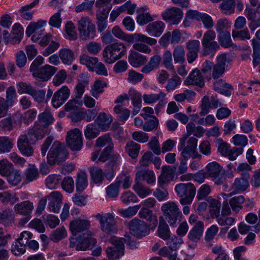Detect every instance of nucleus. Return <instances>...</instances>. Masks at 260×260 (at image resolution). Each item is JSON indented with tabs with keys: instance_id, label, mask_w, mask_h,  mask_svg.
I'll return each mask as SVG.
<instances>
[{
	"instance_id": "49",
	"label": "nucleus",
	"mask_w": 260,
	"mask_h": 260,
	"mask_svg": "<svg viewBox=\"0 0 260 260\" xmlns=\"http://www.w3.org/2000/svg\"><path fill=\"white\" fill-rule=\"evenodd\" d=\"M253 48V64L255 68L260 62V42L255 39L252 40Z\"/></svg>"
},
{
	"instance_id": "2",
	"label": "nucleus",
	"mask_w": 260,
	"mask_h": 260,
	"mask_svg": "<svg viewBox=\"0 0 260 260\" xmlns=\"http://www.w3.org/2000/svg\"><path fill=\"white\" fill-rule=\"evenodd\" d=\"M126 52L125 45L117 42L106 46L103 51L104 61L111 64L121 58Z\"/></svg>"
},
{
	"instance_id": "31",
	"label": "nucleus",
	"mask_w": 260,
	"mask_h": 260,
	"mask_svg": "<svg viewBox=\"0 0 260 260\" xmlns=\"http://www.w3.org/2000/svg\"><path fill=\"white\" fill-rule=\"evenodd\" d=\"M59 56L62 63L67 65H71L75 59L74 52L69 48L60 49Z\"/></svg>"
},
{
	"instance_id": "38",
	"label": "nucleus",
	"mask_w": 260,
	"mask_h": 260,
	"mask_svg": "<svg viewBox=\"0 0 260 260\" xmlns=\"http://www.w3.org/2000/svg\"><path fill=\"white\" fill-rule=\"evenodd\" d=\"M88 77L87 75L82 74L80 76V80L76 86V98L80 99L84 92L85 87L88 83Z\"/></svg>"
},
{
	"instance_id": "57",
	"label": "nucleus",
	"mask_w": 260,
	"mask_h": 260,
	"mask_svg": "<svg viewBox=\"0 0 260 260\" xmlns=\"http://www.w3.org/2000/svg\"><path fill=\"white\" fill-rule=\"evenodd\" d=\"M12 147L11 139L6 137H0V154L9 152Z\"/></svg>"
},
{
	"instance_id": "18",
	"label": "nucleus",
	"mask_w": 260,
	"mask_h": 260,
	"mask_svg": "<svg viewBox=\"0 0 260 260\" xmlns=\"http://www.w3.org/2000/svg\"><path fill=\"white\" fill-rule=\"evenodd\" d=\"M57 69L53 66L46 64L34 73L33 76L43 81L48 80L57 72Z\"/></svg>"
},
{
	"instance_id": "63",
	"label": "nucleus",
	"mask_w": 260,
	"mask_h": 260,
	"mask_svg": "<svg viewBox=\"0 0 260 260\" xmlns=\"http://www.w3.org/2000/svg\"><path fill=\"white\" fill-rule=\"evenodd\" d=\"M47 22L44 20H39L37 22L31 23L27 27L26 34L29 37L36 31L46 24Z\"/></svg>"
},
{
	"instance_id": "6",
	"label": "nucleus",
	"mask_w": 260,
	"mask_h": 260,
	"mask_svg": "<svg viewBox=\"0 0 260 260\" xmlns=\"http://www.w3.org/2000/svg\"><path fill=\"white\" fill-rule=\"evenodd\" d=\"M79 37L82 40L93 39L95 36V27L88 17H82L78 22Z\"/></svg>"
},
{
	"instance_id": "16",
	"label": "nucleus",
	"mask_w": 260,
	"mask_h": 260,
	"mask_svg": "<svg viewBox=\"0 0 260 260\" xmlns=\"http://www.w3.org/2000/svg\"><path fill=\"white\" fill-rule=\"evenodd\" d=\"M176 170L175 167L170 166L162 167L161 174L158 178V185L160 187H164L165 185L168 184L174 179Z\"/></svg>"
},
{
	"instance_id": "3",
	"label": "nucleus",
	"mask_w": 260,
	"mask_h": 260,
	"mask_svg": "<svg viewBox=\"0 0 260 260\" xmlns=\"http://www.w3.org/2000/svg\"><path fill=\"white\" fill-rule=\"evenodd\" d=\"M188 137L187 135H184L180 139L178 149L182 150L181 155L183 157L191 156L193 159H201L202 156L197 151L198 140L194 137H191L187 141V145H185L186 141Z\"/></svg>"
},
{
	"instance_id": "9",
	"label": "nucleus",
	"mask_w": 260,
	"mask_h": 260,
	"mask_svg": "<svg viewBox=\"0 0 260 260\" xmlns=\"http://www.w3.org/2000/svg\"><path fill=\"white\" fill-rule=\"evenodd\" d=\"M47 133V129L35 123L34 127L29 129L27 134L20 135L19 138L30 144H35L39 140L43 139Z\"/></svg>"
},
{
	"instance_id": "41",
	"label": "nucleus",
	"mask_w": 260,
	"mask_h": 260,
	"mask_svg": "<svg viewBox=\"0 0 260 260\" xmlns=\"http://www.w3.org/2000/svg\"><path fill=\"white\" fill-rule=\"evenodd\" d=\"M134 190L137 193L139 197L144 198L150 194L152 191L148 187L144 186L139 181L135 180V183L133 187Z\"/></svg>"
},
{
	"instance_id": "53",
	"label": "nucleus",
	"mask_w": 260,
	"mask_h": 260,
	"mask_svg": "<svg viewBox=\"0 0 260 260\" xmlns=\"http://www.w3.org/2000/svg\"><path fill=\"white\" fill-rule=\"evenodd\" d=\"M218 41L222 47L230 48L232 47L233 44L229 31L221 32L218 35Z\"/></svg>"
},
{
	"instance_id": "15",
	"label": "nucleus",
	"mask_w": 260,
	"mask_h": 260,
	"mask_svg": "<svg viewBox=\"0 0 260 260\" xmlns=\"http://www.w3.org/2000/svg\"><path fill=\"white\" fill-rule=\"evenodd\" d=\"M183 15L182 11L179 8L171 7L165 10L161 13L162 19L173 24L180 22Z\"/></svg>"
},
{
	"instance_id": "64",
	"label": "nucleus",
	"mask_w": 260,
	"mask_h": 260,
	"mask_svg": "<svg viewBox=\"0 0 260 260\" xmlns=\"http://www.w3.org/2000/svg\"><path fill=\"white\" fill-rule=\"evenodd\" d=\"M62 188L69 193H72L74 189V181L72 177H64L61 182Z\"/></svg>"
},
{
	"instance_id": "30",
	"label": "nucleus",
	"mask_w": 260,
	"mask_h": 260,
	"mask_svg": "<svg viewBox=\"0 0 260 260\" xmlns=\"http://www.w3.org/2000/svg\"><path fill=\"white\" fill-rule=\"evenodd\" d=\"M34 208L32 203L29 201L22 202L14 206V210L18 214L29 215Z\"/></svg>"
},
{
	"instance_id": "55",
	"label": "nucleus",
	"mask_w": 260,
	"mask_h": 260,
	"mask_svg": "<svg viewBox=\"0 0 260 260\" xmlns=\"http://www.w3.org/2000/svg\"><path fill=\"white\" fill-rule=\"evenodd\" d=\"M210 205V212L211 216L214 218H217L219 216L221 203L217 200L214 199H211L209 200Z\"/></svg>"
},
{
	"instance_id": "11",
	"label": "nucleus",
	"mask_w": 260,
	"mask_h": 260,
	"mask_svg": "<svg viewBox=\"0 0 260 260\" xmlns=\"http://www.w3.org/2000/svg\"><path fill=\"white\" fill-rule=\"evenodd\" d=\"M129 229L132 234L138 238H141L149 234L151 226L148 225L144 221L134 218L128 224Z\"/></svg>"
},
{
	"instance_id": "29",
	"label": "nucleus",
	"mask_w": 260,
	"mask_h": 260,
	"mask_svg": "<svg viewBox=\"0 0 260 260\" xmlns=\"http://www.w3.org/2000/svg\"><path fill=\"white\" fill-rule=\"evenodd\" d=\"M70 248L73 250L85 251L89 249L92 251L91 255L99 256L102 253V248L96 245H70Z\"/></svg>"
},
{
	"instance_id": "28",
	"label": "nucleus",
	"mask_w": 260,
	"mask_h": 260,
	"mask_svg": "<svg viewBox=\"0 0 260 260\" xmlns=\"http://www.w3.org/2000/svg\"><path fill=\"white\" fill-rule=\"evenodd\" d=\"M139 216L150 221L149 226L154 229L157 224V218L153 214L152 211L147 208H142L139 212Z\"/></svg>"
},
{
	"instance_id": "17",
	"label": "nucleus",
	"mask_w": 260,
	"mask_h": 260,
	"mask_svg": "<svg viewBox=\"0 0 260 260\" xmlns=\"http://www.w3.org/2000/svg\"><path fill=\"white\" fill-rule=\"evenodd\" d=\"M70 95V90L67 86H63L56 91L53 95L52 104L54 108L60 107L68 99Z\"/></svg>"
},
{
	"instance_id": "45",
	"label": "nucleus",
	"mask_w": 260,
	"mask_h": 260,
	"mask_svg": "<svg viewBox=\"0 0 260 260\" xmlns=\"http://www.w3.org/2000/svg\"><path fill=\"white\" fill-rule=\"evenodd\" d=\"M88 184L87 175L83 172H81L77 175L76 180V189L78 192H82Z\"/></svg>"
},
{
	"instance_id": "37",
	"label": "nucleus",
	"mask_w": 260,
	"mask_h": 260,
	"mask_svg": "<svg viewBox=\"0 0 260 260\" xmlns=\"http://www.w3.org/2000/svg\"><path fill=\"white\" fill-rule=\"evenodd\" d=\"M249 178V173H245L244 176L239 178H236L233 184L234 188L237 190H245L249 185L248 181Z\"/></svg>"
},
{
	"instance_id": "27",
	"label": "nucleus",
	"mask_w": 260,
	"mask_h": 260,
	"mask_svg": "<svg viewBox=\"0 0 260 260\" xmlns=\"http://www.w3.org/2000/svg\"><path fill=\"white\" fill-rule=\"evenodd\" d=\"M112 121V118L110 115L105 112L100 113L95 120V123L99 128L103 131L108 129Z\"/></svg>"
},
{
	"instance_id": "4",
	"label": "nucleus",
	"mask_w": 260,
	"mask_h": 260,
	"mask_svg": "<svg viewBox=\"0 0 260 260\" xmlns=\"http://www.w3.org/2000/svg\"><path fill=\"white\" fill-rule=\"evenodd\" d=\"M161 209L165 219L170 225L176 227L177 221L182 216L177 204L174 202H168L161 206Z\"/></svg>"
},
{
	"instance_id": "1",
	"label": "nucleus",
	"mask_w": 260,
	"mask_h": 260,
	"mask_svg": "<svg viewBox=\"0 0 260 260\" xmlns=\"http://www.w3.org/2000/svg\"><path fill=\"white\" fill-rule=\"evenodd\" d=\"M90 226L89 221L82 219H77L70 222L69 225L70 230L72 236L70 238V244H96V239L94 237L91 232L84 233L82 235L80 233L88 230Z\"/></svg>"
},
{
	"instance_id": "61",
	"label": "nucleus",
	"mask_w": 260,
	"mask_h": 260,
	"mask_svg": "<svg viewBox=\"0 0 260 260\" xmlns=\"http://www.w3.org/2000/svg\"><path fill=\"white\" fill-rule=\"evenodd\" d=\"M14 217V213L12 209H6L2 212H0V223L6 222L7 224L12 223Z\"/></svg>"
},
{
	"instance_id": "58",
	"label": "nucleus",
	"mask_w": 260,
	"mask_h": 260,
	"mask_svg": "<svg viewBox=\"0 0 260 260\" xmlns=\"http://www.w3.org/2000/svg\"><path fill=\"white\" fill-rule=\"evenodd\" d=\"M26 183H29L36 180L39 177L38 169L34 166H31L27 168L25 172Z\"/></svg>"
},
{
	"instance_id": "5",
	"label": "nucleus",
	"mask_w": 260,
	"mask_h": 260,
	"mask_svg": "<svg viewBox=\"0 0 260 260\" xmlns=\"http://www.w3.org/2000/svg\"><path fill=\"white\" fill-rule=\"evenodd\" d=\"M175 190L179 197V202L182 205L190 204L196 193V188L191 183H179L175 186Z\"/></svg>"
},
{
	"instance_id": "36",
	"label": "nucleus",
	"mask_w": 260,
	"mask_h": 260,
	"mask_svg": "<svg viewBox=\"0 0 260 260\" xmlns=\"http://www.w3.org/2000/svg\"><path fill=\"white\" fill-rule=\"evenodd\" d=\"M112 34L117 38L129 43H133L134 34L128 35L124 32L118 26H115L112 29Z\"/></svg>"
},
{
	"instance_id": "56",
	"label": "nucleus",
	"mask_w": 260,
	"mask_h": 260,
	"mask_svg": "<svg viewBox=\"0 0 260 260\" xmlns=\"http://www.w3.org/2000/svg\"><path fill=\"white\" fill-rule=\"evenodd\" d=\"M113 110L116 114L119 115L118 118L120 121H125L129 116V110L126 108H123L121 105L115 106Z\"/></svg>"
},
{
	"instance_id": "7",
	"label": "nucleus",
	"mask_w": 260,
	"mask_h": 260,
	"mask_svg": "<svg viewBox=\"0 0 260 260\" xmlns=\"http://www.w3.org/2000/svg\"><path fill=\"white\" fill-rule=\"evenodd\" d=\"M68 153L63 145L59 142H54L47 154L48 162L53 165L57 162H61L67 158Z\"/></svg>"
},
{
	"instance_id": "44",
	"label": "nucleus",
	"mask_w": 260,
	"mask_h": 260,
	"mask_svg": "<svg viewBox=\"0 0 260 260\" xmlns=\"http://www.w3.org/2000/svg\"><path fill=\"white\" fill-rule=\"evenodd\" d=\"M61 180V177L60 175L56 174L50 175L47 177L45 180L46 185L49 189H55L59 186Z\"/></svg>"
},
{
	"instance_id": "14",
	"label": "nucleus",
	"mask_w": 260,
	"mask_h": 260,
	"mask_svg": "<svg viewBox=\"0 0 260 260\" xmlns=\"http://www.w3.org/2000/svg\"><path fill=\"white\" fill-rule=\"evenodd\" d=\"M94 217L99 220L102 230L107 233L111 234L115 230L114 216L110 214H101L98 213Z\"/></svg>"
},
{
	"instance_id": "35",
	"label": "nucleus",
	"mask_w": 260,
	"mask_h": 260,
	"mask_svg": "<svg viewBox=\"0 0 260 260\" xmlns=\"http://www.w3.org/2000/svg\"><path fill=\"white\" fill-rule=\"evenodd\" d=\"M157 232L158 236L164 240H167L170 238V231L169 226L162 216L159 217Z\"/></svg>"
},
{
	"instance_id": "40",
	"label": "nucleus",
	"mask_w": 260,
	"mask_h": 260,
	"mask_svg": "<svg viewBox=\"0 0 260 260\" xmlns=\"http://www.w3.org/2000/svg\"><path fill=\"white\" fill-rule=\"evenodd\" d=\"M185 51L182 46L177 45L173 51V56L175 63L183 64L185 60Z\"/></svg>"
},
{
	"instance_id": "12",
	"label": "nucleus",
	"mask_w": 260,
	"mask_h": 260,
	"mask_svg": "<svg viewBox=\"0 0 260 260\" xmlns=\"http://www.w3.org/2000/svg\"><path fill=\"white\" fill-rule=\"evenodd\" d=\"M121 157L118 153L111 155L108 162L105 165V176L107 179L111 181L116 174V170L119 168Z\"/></svg>"
},
{
	"instance_id": "60",
	"label": "nucleus",
	"mask_w": 260,
	"mask_h": 260,
	"mask_svg": "<svg viewBox=\"0 0 260 260\" xmlns=\"http://www.w3.org/2000/svg\"><path fill=\"white\" fill-rule=\"evenodd\" d=\"M96 125L89 124L84 131V135L87 139L91 140L96 138L99 134Z\"/></svg>"
},
{
	"instance_id": "39",
	"label": "nucleus",
	"mask_w": 260,
	"mask_h": 260,
	"mask_svg": "<svg viewBox=\"0 0 260 260\" xmlns=\"http://www.w3.org/2000/svg\"><path fill=\"white\" fill-rule=\"evenodd\" d=\"M30 145L29 143L19 138L18 140L17 146L18 149L21 153L25 156H30L33 155L34 149Z\"/></svg>"
},
{
	"instance_id": "10",
	"label": "nucleus",
	"mask_w": 260,
	"mask_h": 260,
	"mask_svg": "<svg viewBox=\"0 0 260 260\" xmlns=\"http://www.w3.org/2000/svg\"><path fill=\"white\" fill-rule=\"evenodd\" d=\"M215 38L216 34L213 30H208L204 33L202 40L204 55L214 53L219 48Z\"/></svg>"
},
{
	"instance_id": "62",
	"label": "nucleus",
	"mask_w": 260,
	"mask_h": 260,
	"mask_svg": "<svg viewBox=\"0 0 260 260\" xmlns=\"http://www.w3.org/2000/svg\"><path fill=\"white\" fill-rule=\"evenodd\" d=\"M13 168V165L8 160L3 159L0 160V175L6 176Z\"/></svg>"
},
{
	"instance_id": "25",
	"label": "nucleus",
	"mask_w": 260,
	"mask_h": 260,
	"mask_svg": "<svg viewBox=\"0 0 260 260\" xmlns=\"http://www.w3.org/2000/svg\"><path fill=\"white\" fill-rule=\"evenodd\" d=\"M161 61V57L158 54H155L150 57L149 62L141 69L142 73L148 74L152 71L159 68Z\"/></svg>"
},
{
	"instance_id": "24",
	"label": "nucleus",
	"mask_w": 260,
	"mask_h": 260,
	"mask_svg": "<svg viewBox=\"0 0 260 260\" xmlns=\"http://www.w3.org/2000/svg\"><path fill=\"white\" fill-rule=\"evenodd\" d=\"M129 63L134 68H139L147 61L146 56L136 51H131L128 57Z\"/></svg>"
},
{
	"instance_id": "23",
	"label": "nucleus",
	"mask_w": 260,
	"mask_h": 260,
	"mask_svg": "<svg viewBox=\"0 0 260 260\" xmlns=\"http://www.w3.org/2000/svg\"><path fill=\"white\" fill-rule=\"evenodd\" d=\"M165 24L161 21H156L149 23L146 28V31L152 37H159L164 30Z\"/></svg>"
},
{
	"instance_id": "20",
	"label": "nucleus",
	"mask_w": 260,
	"mask_h": 260,
	"mask_svg": "<svg viewBox=\"0 0 260 260\" xmlns=\"http://www.w3.org/2000/svg\"><path fill=\"white\" fill-rule=\"evenodd\" d=\"M204 230V224L202 221L196 222V224L189 231L187 237L192 242H198L202 237Z\"/></svg>"
},
{
	"instance_id": "34",
	"label": "nucleus",
	"mask_w": 260,
	"mask_h": 260,
	"mask_svg": "<svg viewBox=\"0 0 260 260\" xmlns=\"http://www.w3.org/2000/svg\"><path fill=\"white\" fill-rule=\"evenodd\" d=\"M39 1L40 0H34L30 4L22 7L19 10L21 16L25 20H31L34 13V11L31 9L39 4Z\"/></svg>"
},
{
	"instance_id": "26",
	"label": "nucleus",
	"mask_w": 260,
	"mask_h": 260,
	"mask_svg": "<svg viewBox=\"0 0 260 260\" xmlns=\"http://www.w3.org/2000/svg\"><path fill=\"white\" fill-rule=\"evenodd\" d=\"M124 245H113L107 248V256L110 260H118L124 254Z\"/></svg>"
},
{
	"instance_id": "42",
	"label": "nucleus",
	"mask_w": 260,
	"mask_h": 260,
	"mask_svg": "<svg viewBox=\"0 0 260 260\" xmlns=\"http://www.w3.org/2000/svg\"><path fill=\"white\" fill-rule=\"evenodd\" d=\"M90 174L93 181L95 183H101L103 181L105 172L97 167H92L90 169Z\"/></svg>"
},
{
	"instance_id": "50",
	"label": "nucleus",
	"mask_w": 260,
	"mask_h": 260,
	"mask_svg": "<svg viewBox=\"0 0 260 260\" xmlns=\"http://www.w3.org/2000/svg\"><path fill=\"white\" fill-rule=\"evenodd\" d=\"M219 7L224 14H231L234 12L235 0H224L220 4Z\"/></svg>"
},
{
	"instance_id": "33",
	"label": "nucleus",
	"mask_w": 260,
	"mask_h": 260,
	"mask_svg": "<svg viewBox=\"0 0 260 260\" xmlns=\"http://www.w3.org/2000/svg\"><path fill=\"white\" fill-rule=\"evenodd\" d=\"M23 29L20 24L15 23L12 27L10 44L15 45L19 44L22 38Z\"/></svg>"
},
{
	"instance_id": "19",
	"label": "nucleus",
	"mask_w": 260,
	"mask_h": 260,
	"mask_svg": "<svg viewBox=\"0 0 260 260\" xmlns=\"http://www.w3.org/2000/svg\"><path fill=\"white\" fill-rule=\"evenodd\" d=\"M219 100L214 96L209 98L205 96L202 101L201 111L200 112L201 116H204L209 112L210 109H216L219 105Z\"/></svg>"
},
{
	"instance_id": "32",
	"label": "nucleus",
	"mask_w": 260,
	"mask_h": 260,
	"mask_svg": "<svg viewBox=\"0 0 260 260\" xmlns=\"http://www.w3.org/2000/svg\"><path fill=\"white\" fill-rule=\"evenodd\" d=\"M141 179L145 180L148 184H151L155 182V176L151 170L139 171L136 174L135 180L139 181Z\"/></svg>"
},
{
	"instance_id": "54",
	"label": "nucleus",
	"mask_w": 260,
	"mask_h": 260,
	"mask_svg": "<svg viewBox=\"0 0 260 260\" xmlns=\"http://www.w3.org/2000/svg\"><path fill=\"white\" fill-rule=\"evenodd\" d=\"M6 177L9 183L13 185H17L22 179L21 172L19 170H15L14 168Z\"/></svg>"
},
{
	"instance_id": "43",
	"label": "nucleus",
	"mask_w": 260,
	"mask_h": 260,
	"mask_svg": "<svg viewBox=\"0 0 260 260\" xmlns=\"http://www.w3.org/2000/svg\"><path fill=\"white\" fill-rule=\"evenodd\" d=\"M115 182L119 187L122 184V187L124 189L129 188L132 184L130 176L124 172H122L117 177Z\"/></svg>"
},
{
	"instance_id": "22",
	"label": "nucleus",
	"mask_w": 260,
	"mask_h": 260,
	"mask_svg": "<svg viewBox=\"0 0 260 260\" xmlns=\"http://www.w3.org/2000/svg\"><path fill=\"white\" fill-rule=\"evenodd\" d=\"M186 85H193L203 87L204 86V81L203 75L200 71L196 69L190 73L185 81Z\"/></svg>"
},
{
	"instance_id": "21",
	"label": "nucleus",
	"mask_w": 260,
	"mask_h": 260,
	"mask_svg": "<svg viewBox=\"0 0 260 260\" xmlns=\"http://www.w3.org/2000/svg\"><path fill=\"white\" fill-rule=\"evenodd\" d=\"M111 8L108 7L107 10H103L101 11L99 10L96 14V24L98 31L100 32H103L106 29L108 26L107 18Z\"/></svg>"
},
{
	"instance_id": "59",
	"label": "nucleus",
	"mask_w": 260,
	"mask_h": 260,
	"mask_svg": "<svg viewBox=\"0 0 260 260\" xmlns=\"http://www.w3.org/2000/svg\"><path fill=\"white\" fill-rule=\"evenodd\" d=\"M232 23L226 18L219 19L215 25V28L219 34L227 31L226 30L231 27Z\"/></svg>"
},
{
	"instance_id": "47",
	"label": "nucleus",
	"mask_w": 260,
	"mask_h": 260,
	"mask_svg": "<svg viewBox=\"0 0 260 260\" xmlns=\"http://www.w3.org/2000/svg\"><path fill=\"white\" fill-rule=\"evenodd\" d=\"M67 236V232L64 227H60L54 230L50 235V239L54 243H57Z\"/></svg>"
},
{
	"instance_id": "8",
	"label": "nucleus",
	"mask_w": 260,
	"mask_h": 260,
	"mask_svg": "<svg viewBox=\"0 0 260 260\" xmlns=\"http://www.w3.org/2000/svg\"><path fill=\"white\" fill-rule=\"evenodd\" d=\"M206 168L207 175L212 178L216 184L220 185L225 182V173L218 162L213 161L209 163Z\"/></svg>"
},
{
	"instance_id": "46",
	"label": "nucleus",
	"mask_w": 260,
	"mask_h": 260,
	"mask_svg": "<svg viewBox=\"0 0 260 260\" xmlns=\"http://www.w3.org/2000/svg\"><path fill=\"white\" fill-rule=\"evenodd\" d=\"M53 120L52 114L49 111H44L39 115V120L40 123V124H39L45 129L47 126L53 122Z\"/></svg>"
},
{
	"instance_id": "48",
	"label": "nucleus",
	"mask_w": 260,
	"mask_h": 260,
	"mask_svg": "<svg viewBox=\"0 0 260 260\" xmlns=\"http://www.w3.org/2000/svg\"><path fill=\"white\" fill-rule=\"evenodd\" d=\"M98 62V59L96 57H90L85 54H83L80 56V62L86 66L91 71H93V67L96 65Z\"/></svg>"
},
{
	"instance_id": "52",
	"label": "nucleus",
	"mask_w": 260,
	"mask_h": 260,
	"mask_svg": "<svg viewBox=\"0 0 260 260\" xmlns=\"http://www.w3.org/2000/svg\"><path fill=\"white\" fill-rule=\"evenodd\" d=\"M162 63L165 67L168 70L176 73L174 66L173 63L172 54L169 50L165 51L162 56Z\"/></svg>"
},
{
	"instance_id": "51",
	"label": "nucleus",
	"mask_w": 260,
	"mask_h": 260,
	"mask_svg": "<svg viewBox=\"0 0 260 260\" xmlns=\"http://www.w3.org/2000/svg\"><path fill=\"white\" fill-rule=\"evenodd\" d=\"M140 146L139 144L131 141L127 143L125 150L128 155L133 158H136L138 156Z\"/></svg>"
},
{
	"instance_id": "13",
	"label": "nucleus",
	"mask_w": 260,
	"mask_h": 260,
	"mask_svg": "<svg viewBox=\"0 0 260 260\" xmlns=\"http://www.w3.org/2000/svg\"><path fill=\"white\" fill-rule=\"evenodd\" d=\"M66 141L72 150H79L83 145L81 132L77 128L70 131L67 134Z\"/></svg>"
}]
</instances>
